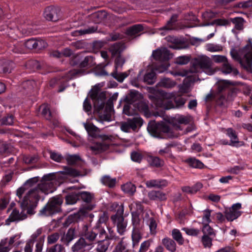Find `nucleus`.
Returning <instances> with one entry per match:
<instances>
[{"label":"nucleus","mask_w":252,"mask_h":252,"mask_svg":"<svg viewBox=\"0 0 252 252\" xmlns=\"http://www.w3.org/2000/svg\"><path fill=\"white\" fill-rule=\"evenodd\" d=\"M63 202L62 197L57 196L51 198L46 205L40 210L41 215L49 216L61 211V206Z\"/></svg>","instance_id":"1a4fd4ad"},{"label":"nucleus","mask_w":252,"mask_h":252,"mask_svg":"<svg viewBox=\"0 0 252 252\" xmlns=\"http://www.w3.org/2000/svg\"><path fill=\"white\" fill-rule=\"evenodd\" d=\"M149 198L153 200L164 201L166 200V194L160 191L152 190L148 193Z\"/></svg>","instance_id":"4be33fe9"},{"label":"nucleus","mask_w":252,"mask_h":252,"mask_svg":"<svg viewBox=\"0 0 252 252\" xmlns=\"http://www.w3.org/2000/svg\"><path fill=\"white\" fill-rule=\"evenodd\" d=\"M151 164L156 167H160L163 165V161L158 157H152Z\"/></svg>","instance_id":"774afa93"},{"label":"nucleus","mask_w":252,"mask_h":252,"mask_svg":"<svg viewBox=\"0 0 252 252\" xmlns=\"http://www.w3.org/2000/svg\"><path fill=\"white\" fill-rule=\"evenodd\" d=\"M212 64L209 57L205 55L199 56L192 61L190 70L186 71L184 75L187 76V79L190 83L194 82L198 79L195 75L196 73L204 72L209 75L214 74L216 70L212 67Z\"/></svg>","instance_id":"20e7f679"},{"label":"nucleus","mask_w":252,"mask_h":252,"mask_svg":"<svg viewBox=\"0 0 252 252\" xmlns=\"http://www.w3.org/2000/svg\"><path fill=\"white\" fill-rule=\"evenodd\" d=\"M101 182L104 185L110 188L115 186L116 180V178H111L109 176H104L101 178Z\"/></svg>","instance_id":"a19ab883"},{"label":"nucleus","mask_w":252,"mask_h":252,"mask_svg":"<svg viewBox=\"0 0 252 252\" xmlns=\"http://www.w3.org/2000/svg\"><path fill=\"white\" fill-rule=\"evenodd\" d=\"M206 49L210 52H217L221 51L223 47L220 44L208 43L206 45Z\"/></svg>","instance_id":"79ce46f5"},{"label":"nucleus","mask_w":252,"mask_h":252,"mask_svg":"<svg viewBox=\"0 0 252 252\" xmlns=\"http://www.w3.org/2000/svg\"><path fill=\"white\" fill-rule=\"evenodd\" d=\"M177 16L176 15H173L166 25L161 28L160 30L162 32H160V34L164 35L167 31L174 30L176 28L175 22L177 21Z\"/></svg>","instance_id":"aec40b11"},{"label":"nucleus","mask_w":252,"mask_h":252,"mask_svg":"<svg viewBox=\"0 0 252 252\" xmlns=\"http://www.w3.org/2000/svg\"><path fill=\"white\" fill-rule=\"evenodd\" d=\"M100 84L95 85L90 92V95L94 103L95 111H101L103 109L107 97V93L101 91Z\"/></svg>","instance_id":"6e6552de"},{"label":"nucleus","mask_w":252,"mask_h":252,"mask_svg":"<svg viewBox=\"0 0 252 252\" xmlns=\"http://www.w3.org/2000/svg\"><path fill=\"white\" fill-rule=\"evenodd\" d=\"M59 10L54 6L46 7L43 12L44 17L48 21H56L58 19Z\"/></svg>","instance_id":"dca6fc26"},{"label":"nucleus","mask_w":252,"mask_h":252,"mask_svg":"<svg viewBox=\"0 0 252 252\" xmlns=\"http://www.w3.org/2000/svg\"><path fill=\"white\" fill-rule=\"evenodd\" d=\"M36 42L35 49L37 50H42L47 46V43L43 39L36 38Z\"/></svg>","instance_id":"680f3d73"},{"label":"nucleus","mask_w":252,"mask_h":252,"mask_svg":"<svg viewBox=\"0 0 252 252\" xmlns=\"http://www.w3.org/2000/svg\"><path fill=\"white\" fill-rule=\"evenodd\" d=\"M212 59L216 63H225L227 61V58L223 55H213Z\"/></svg>","instance_id":"69168bd1"},{"label":"nucleus","mask_w":252,"mask_h":252,"mask_svg":"<svg viewBox=\"0 0 252 252\" xmlns=\"http://www.w3.org/2000/svg\"><path fill=\"white\" fill-rule=\"evenodd\" d=\"M172 236L173 238L178 243L182 245L184 244V240L180 230L177 229H173L172 231Z\"/></svg>","instance_id":"58836bf2"},{"label":"nucleus","mask_w":252,"mask_h":252,"mask_svg":"<svg viewBox=\"0 0 252 252\" xmlns=\"http://www.w3.org/2000/svg\"><path fill=\"white\" fill-rule=\"evenodd\" d=\"M157 85L165 88H171L176 85V83L169 78H165L161 79Z\"/></svg>","instance_id":"2f4dec72"},{"label":"nucleus","mask_w":252,"mask_h":252,"mask_svg":"<svg viewBox=\"0 0 252 252\" xmlns=\"http://www.w3.org/2000/svg\"><path fill=\"white\" fill-rule=\"evenodd\" d=\"M109 145L106 141L97 142L90 147L91 150L94 153L97 154L105 151L109 148Z\"/></svg>","instance_id":"412c9836"},{"label":"nucleus","mask_w":252,"mask_h":252,"mask_svg":"<svg viewBox=\"0 0 252 252\" xmlns=\"http://www.w3.org/2000/svg\"><path fill=\"white\" fill-rule=\"evenodd\" d=\"M20 238V235L19 234H16L12 237H11L9 240H7V243L8 245L7 247L10 248L11 249V246L14 243H16L17 245L19 244V239Z\"/></svg>","instance_id":"e2e57ef3"},{"label":"nucleus","mask_w":252,"mask_h":252,"mask_svg":"<svg viewBox=\"0 0 252 252\" xmlns=\"http://www.w3.org/2000/svg\"><path fill=\"white\" fill-rule=\"evenodd\" d=\"M226 135L230 138V144L232 146H236L239 143V138L236 131L232 128H228L225 130Z\"/></svg>","instance_id":"b1692460"},{"label":"nucleus","mask_w":252,"mask_h":252,"mask_svg":"<svg viewBox=\"0 0 252 252\" xmlns=\"http://www.w3.org/2000/svg\"><path fill=\"white\" fill-rule=\"evenodd\" d=\"M159 94V96L153 100V102L157 108L168 110L175 107L179 108L186 103V100L177 95L175 92L167 93L162 91Z\"/></svg>","instance_id":"39448f33"},{"label":"nucleus","mask_w":252,"mask_h":252,"mask_svg":"<svg viewBox=\"0 0 252 252\" xmlns=\"http://www.w3.org/2000/svg\"><path fill=\"white\" fill-rule=\"evenodd\" d=\"M105 235V230L103 227L96 225L92 230L86 234V239L89 241H93L95 239L97 241L99 239H104V235Z\"/></svg>","instance_id":"2eb2a0df"},{"label":"nucleus","mask_w":252,"mask_h":252,"mask_svg":"<svg viewBox=\"0 0 252 252\" xmlns=\"http://www.w3.org/2000/svg\"><path fill=\"white\" fill-rule=\"evenodd\" d=\"M152 56L160 62V65L153 67L151 72L146 73L143 78L144 82L148 84H153L156 82V72L161 73L167 69L170 66L168 61L172 58V54L165 47L157 49L153 51Z\"/></svg>","instance_id":"7ed1b4c3"},{"label":"nucleus","mask_w":252,"mask_h":252,"mask_svg":"<svg viewBox=\"0 0 252 252\" xmlns=\"http://www.w3.org/2000/svg\"><path fill=\"white\" fill-rule=\"evenodd\" d=\"M193 129V126L188 127L186 130L182 129L180 126H173L170 127L168 123L161 122L156 123L155 121H150L147 126V130L150 134L158 138H177L191 131Z\"/></svg>","instance_id":"f03ea898"},{"label":"nucleus","mask_w":252,"mask_h":252,"mask_svg":"<svg viewBox=\"0 0 252 252\" xmlns=\"http://www.w3.org/2000/svg\"><path fill=\"white\" fill-rule=\"evenodd\" d=\"M165 39L167 42L171 43L168 45L170 48L177 50L184 48L181 40L175 36H168L165 37Z\"/></svg>","instance_id":"a211bd4d"},{"label":"nucleus","mask_w":252,"mask_h":252,"mask_svg":"<svg viewBox=\"0 0 252 252\" xmlns=\"http://www.w3.org/2000/svg\"><path fill=\"white\" fill-rule=\"evenodd\" d=\"M230 54L247 71L252 72V42L250 40L249 43L238 52L232 49Z\"/></svg>","instance_id":"423d86ee"},{"label":"nucleus","mask_w":252,"mask_h":252,"mask_svg":"<svg viewBox=\"0 0 252 252\" xmlns=\"http://www.w3.org/2000/svg\"><path fill=\"white\" fill-rule=\"evenodd\" d=\"M212 217L216 218L219 223H224L226 220V215L220 212H216L212 214Z\"/></svg>","instance_id":"3c124183"},{"label":"nucleus","mask_w":252,"mask_h":252,"mask_svg":"<svg viewBox=\"0 0 252 252\" xmlns=\"http://www.w3.org/2000/svg\"><path fill=\"white\" fill-rule=\"evenodd\" d=\"M125 49L124 44L118 42L112 45L109 48L112 56L119 55Z\"/></svg>","instance_id":"393cba45"},{"label":"nucleus","mask_w":252,"mask_h":252,"mask_svg":"<svg viewBox=\"0 0 252 252\" xmlns=\"http://www.w3.org/2000/svg\"><path fill=\"white\" fill-rule=\"evenodd\" d=\"M151 243L149 240L143 242L140 245L138 252H146L150 247Z\"/></svg>","instance_id":"338daca9"},{"label":"nucleus","mask_w":252,"mask_h":252,"mask_svg":"<svg viewBox=\"0 0 252 252\" xmlns=\"http://www.w3.org/2000/svg\"><path fill=\"white\" fill-rule=\"evenodd\" d=\"M143 30V27L142 25H135L126 30V33L128 35H135Z\"/></svg>","instance_id":"7c9ffc66"},{"label":"nucleus","mask_w":252,"mask_h":252,"mask_svg":"<svg viewBox=\"0 0 252 252\" xmlns=\"http://www.w3.org/2000/svg\"><path fill=\"white\" fill-rule=\"evenodd\" d=\"M40 110L43 116L46 119L51 121L55 127L59 126L58 114L56 111L51 112L49 110V106L47 104L41 105L40 106Z\"/></svg>","instance_id":"f8f14e48"},{"label":"nucleus","mask_w":252,"mask_h":252,"mask_svg":"<svg viewBox=\"0 0 252 252\" xmlns=\"http://www.w3.org/2000/svg\"><path fill=\"white\" fill-rule=\"evenodd\" d=\"M124 238H122L120 242L117 245L113 252H128L126 249V244L124 241Z\"/></svg>","instance_id":"c03bdc74"},{"label":"nucleus","mask_w":252,"mask_h":252,"mask_svg":"<svg viewBox=\"0 0 252 252\" xmlns=\"http://www.w3.org/2000/svg\"><path fill=\"white\" fill-rule=\"evenodd\" d=\"M84 126L88 133V134L92 137H96V134L95 132L97 131L98 128L94 126L93 124L89 123H83Z\"/></svg>","instance_id":"72a5a7b5"},{"label":"nucleus","mask_w":252,"mask_h":252,"mask_svg":"<svg viewBox=\"0 0 252 252\" xmlns=\"http://www.w3.org/2000/svg\"><path fill=\"white\" fill-rule=\"evenodd\" d=\"M108 234L105 232V235H104V239H108L111 240H117L119 239V237L116 235L114 230L112 228L107 227Z\"/></svg>","instance_id":"de8ad7c7"},{"label":"nucleus","mask_w":252,"mask_h":252,"mask_svg":"<svg viewBox=\"0 0 252 252\" xmlns=\"http://www.w3.org/2000/svg\"><path fill=\"white\" fill-rule=\"evenodd\" d=\"M143 121L139 116H135L133 118H129L126 121L121 123V129L125 132H130L131 130L136 131L143 125Z\"/></svg>","instance_id":"9d476101"},{"label":"nucleus","mask_w":252,"mask_h":252,"mask_svg":"<svg viewBox=\"0 0 252 252\" xmlns=\"http://www.w3.org/2000/svg\"><path fill=\"white\" fill-rule=\"evenodd\" d=\"M104 16V14L102 11H97L91 14L90 17L93 22L98 23L101 22Z\"/></svg>","instance_id":"37998d69"},{"label":"nucleus","mask_w":252,"mask_h":252,"mask_svg":"<svg viewBox=\"0 0 252 252\" xmlns=\"http://www.w3.org/2000/svg\"><path fill=\"white\" fill-rule=\"evenodd\" d=\"M162 244L166 248L171 252H174L176 250V245L175 242L170 238H164L162 240Z\"/></svg>","instance_id":"c756f323"},{"label":"nucleus","mask_w":252,"mask_h":252,"mask_svg":"<svg viewBox=\"0 0 252 252\" xmlns=\"http://www.w3.org/2000/svg\"><path fill=\"white\" fill-rule=\"evenodd\" d=\"M80 197L84 202L87 203L90 202L93 198L92 195L90 193L86 191L79 192V197Z\"/></svg>","instance_id":"864d4df0"},{"label":"nucleus","mask_w":252,"mask_h":252,"mask_svg":"<svg viewBox=\"0 0 252 252\" xmlns=\"http://www.w3.org/2000/svg\"><path fill=\"white\" fill-rule=\"evenodd\" d=\"M185 162L192 168L201 169L204 167V164L194 158H188L185 160Z\"/></svg>","instance_id":"cd10ccee"},{"label":"nucleus","mask_w":252,"mask_h":252,"mask_svg":"<svg viewBox=\"0 0 252 252\" xmlns=\"http://www.w3.org/2000/svg\"><path fill=\"white\" fill-rule=\"evenodd\" d=\"M7 238L2 239L0 242V252H9L10 248L7 247Z\"/></svg>","instance_id":"4d7b16f0"},{"label":"nucleus","mask_w":252,"mask_h":252,"mask_svg":"<svg viewBox=\"0 0 252 252\" xmlns=\"http://www.w3.org/2000/svg\"><path fill=\"white\" fill-rule=\"evenodd\" d=\"M50 157L52 160L58 162H61L63 158L60 153L52 151L50 152Z\"/></svg>","instance_id":"6e6d98bb"},{"label":"nucleus","mask_w":252,"mask_h":252,"mask_svg":"<svg viewBox=\"0 0 252 252\" xmlns=\"http://www.w3.org/2000/svg\"><path fill=\"white\" fill-rule=\"evenodd\" d=\"M125 62L124 58L121 56H118L115 61V70L111 74L112 76L120 82H122L128 75L127 72H118L119 68L122 67Z\"/></svg>","instance_id":"ddd939ff"},{"label":"nucleus","mask_w":252,"mask_h":252,"mask_svg":"<svg viewBox=\"0 0 252 252\" xmlns=\"http://www.w3.org/2000/svg\"><path fill=\"white\" fill-rule=\"evenodd\" d=\"M79 198V192H74L67 194L65 197V202L67 204H75Z\"/></svg>","instance_id":"c85d7f7f"},{"label":"nucleus","mask_w":252,"mask_h":252,"mask_svg":"<svg viewBox=\"0 0 252 252\" xmlns=\"http://www.w3.org/2000/svg\"><path fill=\"white\" fill-rule=\"evenodd\" d=\"M87 244L84 238H80L72 247L73 252H83Z\"/></svg>","instance_id":"5701e85b"},{"label":"nucleus","mask_w":252,"mask_h":252,"mask_svg":"<svg viewBox=\"0 0 252 252\" xmlns=\"http://www.w3.org/2000/svg\"><path fill=\"white\" fill-rule=\"evenodd\" d=\"M65 159L68 164L82 166L84 163V161L78 155H67L65 156Z\"/></svg>","instance_id":"6ab92c4d"},{"label":"nucleus","mask_w":252,"mask_h":252,"mask_svg":"<svg viewBox=\"0 0 252 252\" xmlns=\"http://www.w3.org/2000/svg\"><path fill=\"white\" fill-rule=\"evenodd\" d=\"M233 23L235 24V29L237 30H241L243 27L244 19L242 18L237 17L232 19Z\"/></svg>","instance_id":"09e8293b"},{"label":"nucleus","mask_w":252,"mask_h":252,"mask_svg":"<svg viewBox=\"0 0 252 252\" xmlns=\"http://www.w3.org/2000/svg\"><path fill=\"white\" fill-rule=\"evenodd\" d=\"M190 61V58L188 56H182L176 58L175 63L178 64H186Z\"/></svg>","instance_id":"603ef678"},{"label":"nucleus","mask_w":252,"mask_h":252,"mask_svg":"<svg viewBox=\"0 0 252 252\" xmlns=\"http://www.w3.org/2000/svg\"><path fill=\"white\" fill-rule=\"evenodd\" d=\"M26 218L27 215L24 211H22L20 213L18 210L14 209L9 218L6 220L5 224L9 225L11 222L24 220Z\"/></svg>","instance_id":"f3484780"},{"label":"nucleus","mask_w":252,"mask_h":252,"mask_svg":"<svg viewBox=\"0 0 252 252\" xmlns=\"http://www.w3.org/2000/svg\"><path fill=\"white\" fill-rule=\"evenodd\" d=\"M18 20H10L7 22L6 25L3 28V30L5 31L7 35L13 39H16L24 34L30 33L32 32V28L27 27V25H24L21 27V31L17 25Z\"/></svg>","instance_id":"0eeeda50"},{"label":"nucleus","mask_w":252,"mask_h":252,"mask_svg":"<svg viewBox=\"0 0 252 252\" xmlns=\"http://www.w3.org/2000/svg\"><path fill=\"white\" fill-rule=\"evenodd\" d=\"M177 121L181 124H188L191 120L190 116L180 115L176 118Z\"/></svg>","instance_id":"5fc2aeb1"},{"label":"nucleus","mask_w":252,"mask_h":252,"mask_svg":"<svg viewBox=\"0 0 252 252\" xmlns=\"http://www.w3.org/2000/svg\"><path fill=\"white\" fill-rule=\"evenodd\" d=\"M36 85V83L33 80H27L24 82L22 84V87L25 90H31L33 89Z\"/></svg>","instance_id":"8fccbe9b"},{"label":"nucleus","mask_w":252,"mask_h":252,"mask_svg":"<svg viewBox=\"0 0 252 252\" xmlns=\"http://www.w3.org/2000/svg\"><path fill=\"white\" fill-rule=\"evenodd\" d=\"M203 245L205 248H210L212 245V240L207 235H204L202 238Z\"/></svg>","instance_id":"052dcab7"},{"label":"nucleus","mask_w":252,"mask_h":252,"mask_svg":"<svg viewBox=\"0 0 252 252\" xmlns=\"http://www.w3.org/2000/svg\"><path fill=\"white\" fill-rule=\"evenodd\" d=\"M242 204L240 203L233 204L230 207L225 208L224 214L228 221H232L241 216L243 212L241 210Z\"/></svg>","instance_id":"9b49d317"},{"label":"nucleus","mask_w":252,"mask_h":252,"mask_svg":"<svg viewBox=\"0 0 252 252\" xmlns=\"http://www.w3.org/2000/svg\"><path fill=\"white\" fill-rule=\"evenodd\" d=\"M81 174L76 169L65 167L63 171L44 175L40 184L36 185L39 178L34 177L28 180L17 190L20 205L23 210L27 209L28 214H32L42 194L53 193L63 181L68 177H78Z\"/></svg>","instance_id":"f257e3e1"},{"label":"nucleus","mask_w":252,"mask_h":252,"mask_svg":"<svg viewBox=\"0 0 252 252\" xmlns=\"http://www.w3.org/2000/svg\"><path fill=\"white\" fill-rule=\"evenodd\" d=\"M60 235L58 233H54L49 235L47 237V242L49 244L55 243L59 239Z\"/></svg>","instance_id":"bf43d9fd"},{"label":"nucleus","mask_w":252,"mask_h":252,"mask_svg":"<svg viewBox=\"0 0 252 252\" xmlns=\"http://www.w3.org/2000/svg\"><path fill=\"white\" fill-rule=\"evenodd\" d=\"M97 27L95 26H92L84 29L76 30L74 32L75 35H82L86 34H91L97 31Z\"/></svg>","instance_id":"e433bc0d"},{"label":"nucleus","mask_w":252,"mask_h":252,"mask_svg":"<svg viewBox=\"0 0 252 252\" xmlns=\"http://www.w3.org/2000/svg\"><path fill=\"white\" fill-rule=\"evenodd\" d=\"M182 230H184L187 235L193 236H197L199 233V230L196 228L184 227L182 228Z\"/></svg>","instance_id":"13d9d810"},{"label":"nucleus","mask_w":252,"mask_h":252,"mask_svg":"<svg viewBox=\"0 0 252 252\" xmlns=\"http://www.w3.org/2000/svg\"><path fill=\"white\" fill-rule=\"evenodd\" d=\"M36 38H30L23 42V46L29 49H35Z\"/></svg>","instance_id":"49530a36"},{"label":"nucleus","mask_w":252,"mask_h":252,"mask_svg":"<svg viewBox=\"0 0 252 252\" xmlns=\"http://www.w3.org/2000/svg\"><path fill=\"white\" fill-rule=\"evenodd\" d=\"M221 71L222 73L227 74L232 73L234 75H237L238 74V71L234 68L227 62H225L223 63Z\"/></svg>","instance_id":"f704fd0d"},{"label":"nucleus","mask_w":252,"mask_h":252,"mask_svg":"<svg viewBox=\"0 0 252 252\" xmlns=\"http://www.w3.org/2000/svg\"><path fill=\"white\" fill-rule=\"evenodd\" d=\"M124 192L129 195H132L136 191V187L131 183H127L122 186Z\"/></svg>","instance_id":"4c0bfd02"},{"label":"nucleus","mask_w":252,"mask_h":252,"mask_svg":"<svg viewBox=\"0 0 252 252\" xmlns=\"http://www.w3.org/2000/svg\"><path fill=\"white\" fill-rule=\"evenodd\" d=\"M132 245L133 247L137 246L140 241L142 238V234L139 228H133L131 235Z\"/></svg>","instance_id":"a878e982"},{"label":"nucleus","mask_w":252,"mask_h":252,"mask_svg":"<svg viewBox=\"0 0 252 252\" xmlns=\"http://www.w3.org/2000/svg\"><path fill=\"white\" fill-rule=\"evenodd\" d=\"M203 216L202 219V224H208L212 222L211 217L212 216L213 210L205 209L202 211Z\"/></svg>","instance_id":"c9c22d12"},{"label":"nucleus","mask_w":252,"mask_h":252,"mask_svg":"<svg viewBox=\"0 0 252 252\" xmlns=\"http://www.w3.org/2000/svg\"><path fill=\"white\" fill-rule=\"evenodd\" d=\"M109 243L104 239L98 240V244L96 248L97 252H105L108 248Z\"/></svg>","instance_id":"473e14b6"},{"label":"nucleus","mask_w":252,"mask_h":252,"mask_svg":"<svg viewBox=\"0 0 252 252\" xmlns=\"http://www.w3.org/2000/svg\"><path fill=\"white\" fill-rule=\"evenodd\" d=\"M14 117L12 115H8L0 120V126L12 125L14 123Z\"/></svg>","instance_id":"a18cd8bd"},{"label":"nucleus","mask_w":252,"mask_h":252,"mask_svg":"<svg viewBox=\"0 0 252 252\" xmlns=\"http://www.w3.org/2000/svg\"><path fill=\"white\" fill-rule=\"evenodd\" d=\"M113 223L117 226V231L120 235H124L126 231L127 221L123 216L115 215L111 217Z\"/></svg>","instance_id":"4468645a"},{"label":"nucleus","mask_w":252,"mask_h":252,"mask_svg":"<svg viewBox=\"0 0 252 252\" xmlns=\"http://www.w3.org/2000/svg\"><path fill=\"white\" fill-rule=\"evenodd\" d=\"M96 120L101 124H103L105 122H110L112 121V117L109 114H104L103 115H100L99 118Z\"/></svg>","instance_id":"0e129e2a"},{"label":"nucleus","mask_w":252,"mask_h":252,"mask_svg":"<svg viewBox=\"0 0 252 252\" xmlns=\"http://www.w3.org/2000/svg\"><path fill=\"white\" fill-rule=\"evenodd\" d=\"M14 66L12 62H6L3 64H0V73H10Z\"/></svg>","instance_id":"ea45409f"},{"label":"nucleus","mask_w":252,"mask_h":252,"mask_svg":"<svg viewBox=\"0 0 252 252\" xmlns=\"http://www.w3.org/2000/svg\"><path fill=\"white\" fill-rule=\"evenodd\" d=\"M96 64L95 59L93 56H87L85 57L83 61L80 63L81 67H91Z\"/></svg>","instance_id":"bb28decb"}]
</instances>
